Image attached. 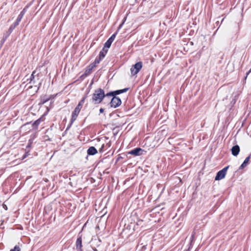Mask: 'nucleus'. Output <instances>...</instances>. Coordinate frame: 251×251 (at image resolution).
Returning a JSON list of instances; mask_svg holds the SVG:
<instances>
[{"label":"nucleus","instance_id":"nucleus-1","mask_svg":"<svg viewBox=\"0 0 251 251\" xmlns=\"http://www.w3.org/2000/svg\"><path fill=\"white\" fill-rule=\"evenodd\" d=\"M105 96L104 90L99 88L96 90L93 94V101L95 102V103H100L102 101Z\"/></svg>","mask_w":251,"mask_h":251},{"label":"nucleus","instance_id":"nucleus-2","mask_svg":"<svg viewBox=\"0 0 251 251\" xmlns=\"http://www.w3.org/2000/svg\"><path fill=\"white\" fill-rule=\"evenodd\" d=\"M229 168V166H227L225 168H224L222 170L218 172L216 174V176L215 177V180H220L222 179L225 177V176L226 174V172L227 169Z\"/></svg>","mask_w":251,"mask_h":251},{"label":"nucleus","instance_id":"nucleus-3","mask_svg":"<svg viewBox=\"0 0 251 251\" xmlns=\"http://www.w3.org/2000/svg\"><path fill=\"white\" fill-rule=\"evenodd\" d=\"M142 67V63L141 62H138L135 64L130 69L131 74L133 75L137 74L140 71Z\"/></svg>","mask_w":251,"mask_h":251},{"label":"nucleus","instance_id":"nucleus-4","mask_svg":"<svg viewBox=\"0 0 251 251\" xmlns=\"http://www.w3.org/2000/svg\"><path fill=\"white\" fill-rule=\"evenodd\" d=\"M122 103L121 99L118 97H113L110 102V106L116 108L119 106Z\"/></svg>","mask_w":251,"mask_h":251},{"label":"nucleus","instance_id":"nucleus-5","mask_svg":"<svg viewBox=\"0 0 251 251\" xmlns=\"http://www.w3.org/2000/svg\"><path fill=\"white\" fill-rule=\"evenodd\" d=\"M144 152H146L143 149L140 148H135L128 152V154L133 155L135 156L142 155L144 154Z\"/></svg>","mask_w":251,"mask_h":251},{"label":"nucleus","instance_id":"nucleus-6","mask_svg":"<svg viewBox=\"0 0 251 251\" xmlns=\"http://www.w3.org/2000/svg\"><path fill=\"white\" fill-rule=\"evenodd\" d=\"M44 120L45 118L44 117V116H42L41 117L36 120L32 125L33 128L37 130L38 129V126L40 124L41 122L44 121Z\"/></svg>","mask_w":251,"mask_h":251},{"label":"nucleus","instance_id":"nucleus-7","mask_svg":"<svg viewBox=\"0 0 251 251\" xmlns=\"http://www.w3.org/2000/svg\"><path fill=\"white\" fill-rule=\"evenodd\" d=\"M116 33L113 34L105 42L103 47H110L112 43L113 42L116 37Z\"/></svg>","mask_w":251,"mask_h":251},{"label":"nucleus","instance_id":"nucleus-8","mask_svg":"<svg viewBox=\"0 0 251 251\" xmlns=\"http://www.w3.org/2000/svg\"><path fill=\"white\" fill-rule=\"evenodd\" d=\"M75 245H76V250H79L80 251H82V237H81V235H80V236L78 237V238H77V240L76 241Z\"/></svg>","mask_w":251,"mask_h":251},{"label":"nucleus","instance_id":"nucleus-9","mask_svg":"<svg viewBox=\"0 0 251 251\" xmlns=\"http://www.w3.org/2000/svg\"><path fill=\"white\" fill-rule=\"evenodd\" d=\"M240 147L238 145H236L232 147V148L231 149V153L233 156H237L238 155L239 152H240Z\"/></svg>","mask_w":251,"mask_h":251},{"label":"nucleus","instance_id":"nucleus-10","mask_svg":"<svg viewBox=\"0 0 251 251\" xmlns=\"http://www.w3.org/2000/svg\"><path fill=\"white\" fill-rule=\"evenodd\" d=\"M87 152L89 155H94L98 152V151L94 147L92 146L88 148Z\"/></svg>","mask_w":251,"mask_h":251},{"label":"nucleus","instance_id":"nucleus-11","mask_svg":"<svg viewBox=\"0 0 251 251\" xmlns=\"http://www.w3.org/2000/svg\"><path fill=\"white\" fill-rule=\"evenodd\" d=\"M107 51V48H102V50L100 52L99 57H98L100 59V60H102L105 56Z\"/></svg>","mask_w":251,"mask_h":251},{"label":"nucleus","instance_id":"nucleus-12","mask_svg":"<svg viewBox=\"0 0 251 251\" xmlns=\"http://www.w3.org/2000/svg\"><path fill=\"white\" fill-rule=\"evenodd\" d=\"M251 156V154L246 158L243 163L239 167V169H243L246 167L249 162Z\"/></svg>","mask_w":251,"mask_h":251},{"label":"nucleus","instance_id":"nucleus-13","mask_svg":"<svg viewBox=\"0 0 251 251\" xmlns=\"http://www.w3.org/2000/svg\"><path fill=\"white\" fill-rule=\"evenodd\" d=\"M128 90V88H126L123 89L114 91H113V93L114 94V96L117 97L116 95L126 92Z\"/></svg>","mask_w":251,"mask_h":251},{"label":"nucleus","instance_id":"nucleus-14","mask_svg":"<svg viewBox=\"0 0 251 251\" xmlns=\"http://www.w3.org/2000/svg\"><path fill=\"white\" fill-rule=\"evenodd\" d=\"M181 50L177 51L176 54L180 55V54H185L188 51V48H180Z\"/></svg>","mask_w":251,"mask_h":251},{"label":"nucleus","instance_id":"nucleus-15","mask_svg":"<svg viewBox=\"0 0 251 251\" xmlns=\"http://www.w3.org/2000/svg\"><path fill=\"white\" fill-rule=\"evenodd\" d=\"M100 59H99L98 57H96L95 61L90 64V65L93 67L95 68L97 66V65L100 63Z\"/></svg>","mask_w":251,"mask_h":251},{"label":"nucleus","instance_id":"nucleus-16","mask_svg":"<svg viewBox=\"0 0 251 251\" xmlns=\"http://www.w3.org/2000/svg\"><path fill=\"white\" fill-rule=\"evenodd\" d=\"M93 67L90 64L87 68V69H86L85 71V75H89L92 70L93 69Z\"/></svg>","mask_w":251,"mask_h":251},{"label":"nucleus","instance_id":"nucleus-17","mask_svg":"<svg viewBox=\"0 0 251 251\" xmlns=\"http://www.w3.org/2000/svg\"><path fill=\"white\" fill-rule=\"evenodd\" d=\"M51 97H50L49 98H46V96L43 97L41 98V101L40 104H44L47 101H48L50 99Z\"/></svg>","mask_w":251,"mask_h":251},{"label":"nucleus","instance_id":"nucleus-18","mask_svg":"<svg viewBox=\"0 0 251 251\" xmlns=\"http://www.w3.org/2000/svg\"><path fill=\"white\" fill-rule=\"evenodd\" d=\"M81 108L82 107H80L79 105H77L73 113L78 115Z\"/></svg>","mask_w":251,"mask_h":251},{"label":"nucleus","instance_id":"nucleus-19","mask_svg":"<svg viewBox=\"0 0 251 251\" xmlns=\"http://www.w3.org/2000/svg\"><path fill=\"white\" fill-rule=\"evenodd\" d=\"M77 116H78L77 115L72 113L71 120V125H72V124L75 122V121Z\"/></svg>","mask_w":251,"mask_h":251},{"label":"nucleus","instance_id":"nucleus-20","mask_svg":"<svg viewBox=\"0 0 251 251\" xmlns=\"http://www.w3.org/2000/svg\"><path fill=\"white\" fill-rule=\"evenodd\" d=\"M77 116H78L77 115L72 113L71 120V125H72V124L75 122V121Z\"/></svg>","mask_w":251,"mask_h":251},{"label":"nucleus","instance_id":"nucleus-21","mask_svg":"<svg viewBox=\"0 0 251 251\" xmlns=\"http://www.w3.org/2000/svg\"><path fill=\"white\" fill-rule=\"evenodd\" d=\"M86 96H85L79 102L78 104H77V105H79L80 107H82V105L84 102V101L86 98Z\"/></svg>","mask_w":251,"mask_h":251},{"label":"nucleus","instance_id":"nucleus-22","mask_svg":"<svg viewBox=\"0 0 251 251\" xmlns=\"http://www.w3.org/2000/svg\"><path fill=\"white\" fill-rule=\"evenodd\" d=\"M27 8V7H25L23 9V10L20 12L19 15L23 17L24 16V15L25 14V12H26Z\"/></svg>","mask_w":251,"mask_h":251},{"label":"nucleus","instance_id":"nucleus-23","mask_svg":"<svg viewBox=\"0 0 251 251\" xmlns=\"http://www.w3.org/2000/svg\"><path fill=\"white\" fill-rule=\"evenodd\" d=\"M27 8V7H25L23 9V10L20 12L19 15L23 17L24 16V15L25 14V12H26Z\"/></svg>","mask_w":251,"mask_h":251},{"label":"nucleus","instance_id":"nucleus-24","mask_svg":"<svg viewBox=\"0 0 251 251\" xmlns=\"http://www.w3.org/2000/svg\"><path fill=\"white\" fill-rule=\"evenodd\" d=\"M27 8V7H25L23 9V10L20 12L19 15L23 17L24 16V15L25 14V12H26Z\"/></svg>","mask_w":251,"mask_h":251},{"label":"nucleus","instance_id":"nucleus-25","mask_svg":"<svg viewBox=\"0 0 251 251\" xmlns=\"http://www.w3.org/2000/svg\"><path fill=\"white\" fill-rule=\"evenodd\" d=\"M35 73V71H33L32 72V74L31 75L30 78V81L29 83H31L32 81H33L34 79V74Z\"/></svg>","mask_w":251,"mask_h":251},{"label":"nucleus","instance_id":"nucleus-26","mask_svg":"<svg viewBox=\"0 0 251 251\" xmlns=\"http://www.w3.org/2000/svg\"><path fill=\"white\" fill-rule=\"evenodd\" d=\"M10 251H20V248L18 246H15L14 248L11 249Z\"/></svg>","mask_w":251,"mask_h":251},{"label":"nucleus","instance_id":"nucleus-27","mask_svg":"<svg viewBox=\"0 0 251 251\" xmlns=\"http://www.w3.org/2000/svg\"><path fill=\"white\" fill-rule=\"evenodd\" d=\"M9 36V34L7 35H5L3 38V39L1 40V41H0V46H2L4 43V42H5V40L6 39V38H7V37Z\"/></svg>","mask_w":251,"mask_h":251},{"label":"nucleus","instance_id":"nucleus-28","mask_svg":"<svg viewBox=\"0 0 251 251\" xmlns=\"http://www.w3.org/2000/svg\"><path fill=\"white\" fill-rule=\"evenodd\" d=\"M105 95V97H109V96H112L113 97H114V94L113 93V91L108 93Z\"/></svg>","mask_w":251,"mask_h":251},{"label":"nucleus","instance_id":"nucleus-29","mask_svg":"<svg viewBox=\"0 0 251 251\" xmlns=\"http://www.w3.org/2000/svg\"><path fill=\"white\" fill-rule=\"evenodd\" d=\"M15 28V27L13 25H11L9 29L10 32L11 33Z\"/></svg>","mask_w":251,"mask_h":251},{"label":"nucleus","instance_id":"nucleus-30","mask_svg":"<svg viewBox=\"0 0 251 251\" xmlns=\"http://www.w3.org/2000/svg\"><path fill=\"white\" fill-rule=\"evenodd\" d=\"M23 17V16L19 15L18 16L17 19H16V21H17L18 22H20V21L22 19Z\"/></svg>","mask_w":251,"mask_h":251},{"label":"nucleus","instance_id":"nucleus-31","mask_svg":"<svg viewBox=\"0 0 251 251\" xmlns=\"http://www.w3.org/2000/svg\"><path fill=\"white\" fill-rule=\"evenodd\" d=\"M19 22H18L17 21H16L13 24V25L16 27L17 25L19 24Z\"/></svg>","mask_w":251,"mask_h":251},{"label":"nucleus","instance_id":"nucleus-32","mask_svg":"<svg viewBox=\"0 0 251 251\" xmlns=\"http://www.w3.org/2000/svg\"><path fill=\"white\" fill-rule=\"evenodd\" d=\"M104 147V144H103V145L101 146V147L100 149V152H102V151H103V149Z\"/></svg>","mask_w":251,"mask_h":251},{"label":"nucleus","instance_id":"nucleus-33","mask_svg":"<svg viewBox=\"0 0 251 251\" xmlns=\"http://www.w3.org/2000/svg\"><path fill=\"white\" fill-rule=\"evenodd\" d=\"M251 73V69L246 73V76L245 77V79L247 78V77L248 76V75Z\"/></svg>","mask_w":251,"mask_h":251},{"label":"nucleus","instance_id":"nucleus-34","mask_svg":"<svg viewBox=\"0 0 251 251\" xmlns=\"http://www.w3.org/2000/svg\"><path fill=\"white\" fill-rule=\"evenodd\" d=\"M103 112H104V109H103V108H100V113H103Z\"/></svg>","mask_w":251,"mask_h":251},{"label":"nucleus","instance_id":"nucleus-35","mask_svg":"<svg viewBox=\"0 0 251 251\" xmlns=\"http://www.w3.org/2000/svg\"><path fill=\"white\" fill-rule=\"evenodd\" d=\"M71 126H72V125H71V123H70V125L69 126H68L67 127L66 130H68L70 128Z\"/></svg>","mask_w":251,"mask_h":251},{"label":"nucleus","instance_id":"nucleus-36","mask_svg":"<svg viewBox=\"0 0 251 251\" xmlns=\"http://www.w3.org/2000/svg\"><path fill=\"white\" fill-rule=\"evenodd\" d=\"M124 22H123V23H122V24L119 25V28H120L122 27V26L124 24Z\"/></svg>","mask_w":251,"mask_h":251},{"label":"nucleus","instance_id":"nucleus-37","mask_svg":"<svg viewBox=\"0 0 251 251\" xmlns=\"http://www.w3.org/2000/svg\"><path fill=\"white\" fill-rule=\"evenodd\" d=\"M26 156H27L26 154H25V155L23 156V158H25L26 157Z\"/></svg>","mask_w":251,"mask_h":251},{"label":"nucleus","instance_id":"nucleus-38","mask_svg":"<svg viewBox=\"0 0 251 251\" xmlns=\"http://www.w3.org/2000/svg\"><path fill=\"white\" fill-rule=\"evenodd\" d=\"M50 97H51V98L52 97V98H54V97H53L52 96H51Z\"/></svg>","mask_w":251,"mask_h":251}]
</instances>
